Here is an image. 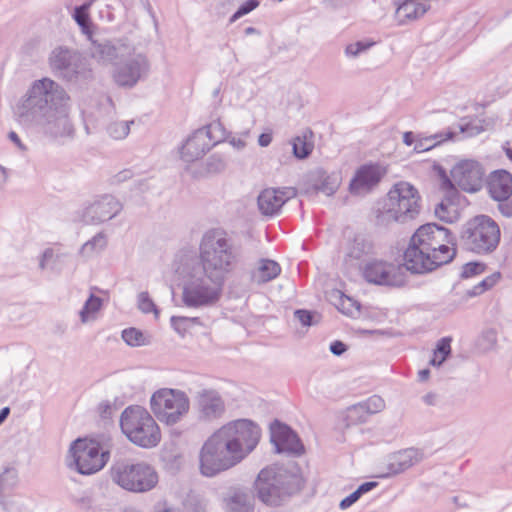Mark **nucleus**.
<instances>
[{"mask_svg": "<svg viewBox=\"0 0 512 512\" xmlns=\"http://www.w3.org/2000/svg\"><path fill=\"white\" fill-rule=\"evenodd\" d=\"M71 96L57 81L43 77L34 80L16 106L18 121L53 137H69L74 128L70 120Z\"/></svg>", "mask_w": 512, "mask_h": 512, "instance_id": "obj_1", "label": "nucleus"}, {"mask_svg": "<svg viewBox=\"0 0 512 512\" xmlns=\"http://www.w3.org/2000/svg\"><path fill=\"white\" fill-rule=\"evenodd\" d=\"M91 56L102 65H113L112 79L122 88H133L144 79L150 71L148 56L137 50L135 44L127 37L105 40H93Z\"/></svg>", "mask_w": 512, "mask_h": 512, "instance_id": "obj_2", "label": "nucleus"}, {"mask_svg": "<svg viewBox=\"0 0 512 512\" xmlns=\"http://www.w3.org/2000/svg\"><path fill=\"white\" fill-rule=\"evenodd\" d=\"M175 272L183 278L181 301L188 308H206L216 305L222 297L225 281L201 270L188 254L178 255Z\"/></svg>", "mask_w": 512, "mask_h": 512, "instance_id": "obj_3", "label": "nucleus"}, {"mask_svg": "<svg viewBox=\"0 0 512 512\" xmlns=\"http://www.w3.org/2000/svg\"><path fill=\"white\" fill-rule=\"evenodd\" d=\"M237 251L232 239L221 229L206 231L199 242L198 260L193 258L204 272L226 281L237 263Z\"/></svg>", "mask_w": 512, "mask_h": 512, "instance_id": "obj_4", "label": "nucleus"}, {"mask_svg": "<svg viewBox=\"0 0 512 512\" xmlns=\"http://www.w3.org/2000/svg\"><path fill=\"white\" fill-rule=\"evenodd\" d=\"M421 209L418 189L407 181H399L386 194L376 218L382 225L407 224L419 216Z\"/></svg>", "mask_w": 512, "mask_h": 512, "instance_id": "obj_5", "label": "nucleus"}, {"mask_svg": "<svg viewBox=\"0 0 512 512\" xmlns=\"http://www.w3.org/2000/svg\"><path fill=\"white\" fill-rule=\"evenodd\" d=\"M122 433L133 444L142 448L156 447L161 441L159 425L142 406L131 405L120 416Z\"/></svg>", "mask_w": 512, "mask_h": 512, "instance_id": "obj_6", "label": "nucleus"}, {"mask_svg": "<svg viewBox=\"0 0 512 512\" xmlns=\"http://www.w3.org/2000/svg\"><path fill=\"white\" fill-rule=\"evenodd\" d=\"M110 476L119 487L134 493L148 492L159 481L158 473L152 465L128 459L115 461L110 468Z\"/></svg>", "mask_w": 512, "mask_h": 512, "instance_id": "obj_7", "label": "nucleus"}, {"mask_svg": "<svg viewBox=\"0 0 512 512\" xmlns=\"http://www.w3.org/2000/svg\"><path fill=\"white\" fill-rule=\"evenodd\" d=\"M216 433L239 462L255 449L261 436L260 428L248 419L231 421Z\"/></svg>", "mask_w": 512, "mask_h": 512, "instance_id": "obj_8", "label": "nucleus"}, {"mask_svg": "<svg viewBox=\"0 0 512 512\" xmlns=\"http://www.w3.org/2000/svg\"><path fill=\"white\" fill-rule=\"evenodd\" d=\"M292 476L286 469L272 466L262 469L255 481L258 498L267 505L277 506L292 493Z\"/></svg>", "mask_w": 512, "mask_h": 512, "instance_id": "obj_9", "label": "nucleus"}, {"mask_svg": "<svg viewBox=\"0 0 512 512\" xmlns=\"http://www.w3.org/2000/svg\"><path fill=\"white\" fill-rule=\"evenodd\" d=\"M150 406L160 422L175 425L188 413L190 403L185 392L165 387L153 393Z\"/></svg>", "mask_w": 512, "mask_h": 512, "instance_id": "obj_10", "label": "nucleus"}, {"mask_svg": "<svg viewBox=\"0 0 512 512\" xmlns=\"http://www.w3.org/2000/svg\"><path fill=\"white\" fill-rule=\"evenodd\" d=\"M422 249L435 254L439 262L449 263L455 256V238L450 231L434 223L420 226L411 237Z\"/></svg>", "mask_w": 512, "mask_h": 512, "instance_id": "obj_11", "label": "nucleus"}, {"mask_svg": "<svg viewBox=\"0 0 512 512\" xmlns=\"http://www.w3.org/2000/svg\"><path fill=\"white\" fill-rule=\"evenodd\" d=\"M240 463L225 443L214 432L199 452V470L205 477H214Z\"/></svg>", "mask_w": 512, "mask_h": 512, "instance_id": "obj_12", "label": "nucleus"}, {"mask_svg": "<svg viewBox=\"0 0 512 512\" xmlns=\"http://www.w3.org/2000/svg\"><path fill=\"white\" fill-rule=\"evenodd\" d=\"M462 238L467 249L476 253H488L497 247L500 229L490 217L480 215L468 222Z\"/></svg>", "mask_w": 512, "mask_h": 512, "instance_id": "obj_13", "label": "nucleus"}, {"mask_svg": "<svg viewBox=\"0 0 512 512\" xmlns=\"http://www.w3.org/2000/svg\"><path fill=\"white\" fill-rule=\"evenodd\" d=\"M225 138V129L219 121H214L205 127L194 131L182 144L180 158L190 164L203 156L217 143Z\"/></svg>", "mask_w": 512, "mask_h": 512, "instance_id": "obj_14", "label": "nucleus"}, {"mask_svg": "<svg viewBox=\"0 0 512 512\" xmlns=\"http://www.w3.org/2000/svg\"><path fill=\"white\" fill-rule=\"evenodd\" d=\"M109 452L102 451L99 443L86 439H77L73 442L67 464L75 467L78 473L90 475L101 470L107 463Z\"/></svg>", "mask_w": 512, "mask_h": 512, "instance_id": "obj_15", "label": "nucleus"}, {"mask_svg": "<svg viewBox=\"0 0 512 512\" xmlns=\"http://www.w3.org/2000/svg\"><path fill=\"white\" fill-rule=\"evenodd\" d=\"M48 63L51 71L67 82H77L91 76L84 57L77 51L66 47H56L49 55Z\"/></svg>", "mask_w": 512, "mask_h": 512, "instance_id": "obj_16", "label": "nucleus"}, {"mask_svg": "<svg viewBox=\"0 0 512 512\" xmlns=\"http://www.w3.org/2000/svg\"><path fill=\"white\" fill-rule=\"evenodd\" d=\"M484 169L474 160H462L451 169V180L443 182L444 187L454 188L457 186L467 193L479 191L484 183Z\"/></svg>", "mask_w": 512, "mask_h": 512, "instance_id": "obj_17", "label": "nucleus"}, {"mask_svg": "<svg viewBox=\"0 0 512 512\" xmlns=\"http://www.w3.org/2000/svg\"><path fill=\"white\" fill-rule=\"evenodd\" d=\"M340 186V177L337 173H328L321 168L310 171L301 183V193L307 196L323 193L333 195Z\"/></svg>", "mask_w": 512, "mask_h": 512, "instance_id": "obj_18", "label": "nucleus"}, {"mask_svg": "<svg viewBox=\"0 0 512 512\" xmlns=\"http://www.w3.org/2000/svg\"><path fill=\"white\" fill-rule=\"evenodd\" d=\"M122 210V204L112 195H103L89 205L81 214L83 222L87 224H100L118 215Z\"/></svg>", "mask_w": 512, "mask_h": 512, "instance_id": "obj_19", "label": "nucleus"}, {"mask_svg": "<svg viewBox=\"0 0 512 512\" xmlns=\"http://www.w3.org/2000/svg\"><path fill=\"white\" fill-rule=\"evenodd\" d=\"M386 172V169L379 164L362 165L350 181V192L357 196L370 193L378 186Z\"/></svg>", "mask_w": 512, "mask_h": 512, "instance_id": "obj_20", "label": "nucleus"}, {"mask_svg": "<svg viewBox=\"0 0 512 512\" xmlns=\"http://www.w3.org/2000/svg\"><path fill=\"white\" fill-rule=\"evenodd\" d=\"M434 257L435 254L422 249V246L411 238L404 253V266L412 273H427L444 264Z\"/></svg>", "mask_w": 512, "mask_h": 512, "instance_id": "obj_21", "label": "nucleus"}, {"mask_svg": "<svg viewBox=\"0 0 512 512\" xmlns=\"http://www.w3.org/2000/svg\"><path fill=\"white\" fill-rule=\"evenodd\" d=\"M270 437L277 453L298 456L304 452V446L297 434L289 426L277 420L270 426Z\"/></svg>", "mask_w": 512, "mask_h": 512, "instance_id": "obj_22", "label": "nucleus"}, {"mask_svg": "<svg viewBox=\"0 0 512 512\" xmlns=\"http://www.w3.org/2000/svg\"><path fill=\"white\" fill-rule=\"evenodd\" d=\"M424 459V451L415 447H409L390 453L385 459L387 472L381 477L396 476L404 473L413 466L421 463Z\"/></svg>", "mask_w": 512, "mask_h": 512, "instance_id": "obj_23", "label": "nucleus"}, {"mask_svg": "<svg viewBox=\"0 0 512 512\" xmlns=\"http://www.w3.org/2000/svg\"><path fill=\"white\" fill-rule=\"evenodd\" d=\"M363 275L368 282L378 285L401 286L405 282L399 267L383 261L368 263Z\"/></svg>", "mask_w": 512, "mask_h": 512, "instance_id": "obj_24", "label": "nucleus"}, {"mask_svg": "<svg viewBox=\"0 0 512 512\" xmlns=\"http://www.w3.org/2000/svg\"><path fill=\"white\" fill-rule=\"evenodd\" d=\"M292 196L293 192L289 189L266 188L257 197L258 210L263 216H275Z\"/></svg>", "mask_w": 512, "mask_h": 512, "instance_id": "obj_25", "label": "nucleus"}, {"mask_svg": "<svg viewBox=\"0 0 512 512\" xmlns=\"http://www.w3.org/2000/svg\"><path fill=\"white\" fill-rule=\"evenodd\" d=\"M372 253V242L364 235H355L344 247L343 261L347 267H357Z\"/></svg>", "mask_w": 512, "mask_h": 512, "instance_id": "obj_26", "label": "nucleus"}, {"mask_svg": "<svg viewBox=\"0 0 512 512\" xmlns=\"http://www.w3.org/2000/svg\"><path fill=\"white\" fill-rule=\"evenodd\" d=\"M224 512H254V496L247 488L232 487L223 496Z\"/></svg>", "mask_w": 512, "mask_h": 512, "instance_id": "obj_27", "label": "nucleus"}, {"mask_svg": "<svg viewBox=\"0 0 512 512\" xmlns=\"http://www.w3.org/2000/svg\"><path fill=\"white\" fill-rule=\"evenodd\" d=\"M197 406L202 418L214 420L220 418L225 411V404L217 391L204 389L197 397Z\"/></svg>", "mask_w": 512, "mask_h": 512, "instance_id": "obj_28", "label": "nucleus"}, {"mask_svg": "<svg viewBox=\"0 0 512 512\" xmlns=\"http://www.w3.org/2000/svg\"><path fill=\"white\" fill-rule=\"evenodd\" d=\"M488 190L497 201H505L512 195V175L506 170L491 173L488 179Z\"/></svg>", "mask_w": 512, "mask_h": 512, "instance_id": "obj_29", "label": "nucleus"}, {"mask_svg": "<svg viewBox=\"0 0 512 512\" xmlns=\"http://www.w3.org/2000/svg\"><path fill=\"white\" fill-rule=\"evenodd\" d=\"M17 479L18 474L15 468H5L0 474V505L7 512H17L14 507L16 501L5 495L6 491L15 487Z\"/></svg>", "mask_w": 512, "mask_h": 512, "instance_id": "obj_30", "label": "nucleus"}, {"mask_svg": "<svg viewBox=\"0 0 512 512\" xmlns=\"http://www.w3.org/2000/svg\"><path fill=\"white\" fill-rule=\"evenodd\" d=\"M429 9L424 2L405 0L396 9V19L399 24H406L421 18Z\"/></svg>", "mask_w": 512, "mask_h": 512, "instance_id": "obj_31", "label": "nucleus"}, {"mask_svg": "<svg viewBox=\"0 0 512 512\" xmlns=\"http://www.w3.org/2000/svg\"><path fill=\"white\" fill-rule=\"evenodd\" d=\"M281 272L280 265L270 259H261L252 271L251 278L254 283L264 284L275 279Z\"/></svg>", "mask_w": 512, "mask_h": 512, "instance_id": "obj_32", "label": "nucleus"}, {"mask_svg": "<svg viewBox=\"0 0 512 512\" xmlns=\"http://www.w3.org/2000/svg\"><path fill=\"white\" fill-rule=\"evenodd\" d=\"M228 164V157L225 153L215 152L208 157L202 172L195 173V176L218 174L223 172Z\"/></svg>", "mask_w": 512, "mask_h": 512, "instance_id": "obj_33", "label": "nucleus"}, {"mask_svg": "<svg viewBox=\"0 0 512 512\" xmlns=\"http://www.w3.org/2000/svg\"><path fill=\"white\" fill-rule=\"evenodd\" d=\"M106 246V236L103 233H98L81 246L79 255L83 258H91L102 252Z\"/></svg>", "mask_w": 512, "mask_h": 512, "instance_id": "obj_34", "label": "nucleus"}, {"mask_svg": "<svg viewBox=\"0 0 512 512\" xmlns=\"http://www.w3.org/2000/svg\"><path fill=\"white\" fill-rule=\"evenodd\" d=\"M103 305L100 297L91 294L85 301L84 306L79 312L81 323L85 324L94 321Z\"/></svg>", "mask_w": 512, "mask_h": 512, "instance_id": "obj_35", "label": "nucleus"}, {"mask_svg": "<svg viewBox=\"0 0 512 512\" xmlns=\"http://www.w3.org/2000/svg\"><path fill=\"white\" fill-rule=\"evenodd\" d=\"M122 339L132 347L146 346L151 343V337L141 330L131 327L122 331Z\"/></svg>", "mask_w": 512, "mask_h": 512, "instance_id": "obj_36", "label": "nucleus"}, {"mask_svg": "<svg viewBox=\"0 0 512 512\" xmlns=\"http://www.w3.org/2000/svg\"><path fill=\"white\" fill-rule=\"evenodd\" d=\"M308 136H312L311 130H307L303 136H297L292 141L293 154L298 159L307 158L313 150V144L307 141Z\"/></svg>", "mask_w": 512, "mask_h": 512, "instance_id": "obj_37", "label": "nucleus"}, {"mask_svg": "<svg viewBox=\"0 0 512 512\" xmlns=\"http://www.w3.org/2000/svg\"><path fill=\"white\" fill-rule=\"evenodd\" d=\"M454 137H455V133L451 132V131L447 132L445 134V136L442 133L430 135V136L419 139L417 141V143L415 144L414 150L416 152L428 151V150L432 149L433 147H435L436 145L443 142L444 140L452 139Z\"/></svg>", "mask_w": 512, "mask_h": 512, "instance_id": "obj_38", "label": "nucleus"}, {"mask_svg": "<svg viewBox=\"0 0 512 512\" xmlns=\"http://www.w3.org/2000/svg\"><path fill=\"white\" fill-rule=\"evenodd\" d=\"M378 486V483L375 481L365 482L361 484L354 492L341 500L339 504V508L341 510H346L351 507L354 503H356L362 495L371 491L375 487Z\"/></svg>", "mask_w": 512, "mask_h": 512, "instance_id": "obj_39", "label": "nucleus"}, {"mask_svg": "<svg viewBox=\"0 0 512 512\" xmlns=\"http://www.w3.org/2000/svg\"><path fill=\"white\" fill-rule=\"evenodd\" d=\"M170 322L173 329L181 337H184L193 325H202L198 317L172 316Z\"/></svg>", "mask_w": 512, "mask_h": 512, "instance_id": "obj_40", "label": "nucleus"}, {"mask_svg": "<svg viewBox=\"0 0 512 512\" xmlns=\"http://www.w3.org/2000/svg\"><path fill=\"white\" fill-rule=\"evenodd\" d=\"M451 340L449 338H442L437 342L436 348L433 351V355L429 360V363L433 366H440L446 357L451 352L450 346Z\"/></svg>", "mask_w": 512, "mask_h": 512, "instance_id": "obj_41", "label": "nucleus"}, {"mask_svg": "<svg viewBox=\"0 0 512 512\" xmlns=\"http://www.w3.org/2000/svg\"><path fill=\"white\" fill-rule=\"evenodd\" d=\"M91 6V2L84 3L83 5L74 9L73 18L76 23L80 26L84 34H90V16L88 10Z\"/></svg>", "mask_w": 512, "mask_h": 512, "instance_id": "obj_42", "label": "nucleus"}, {"mask_svg": "<svg viewBox=\"0 0 512 512\" xmlns=\"http://www.w3.org/2000/svg\"><path fill=\"white\" fill-rule=\"evenodd\" d=\"M375 45V42L372 40H360L356 42L349 43L346 45L344 49V54L347 58H357L361 54L368 51L371 47Z\"/></svg>", "mask_w": 512, "mask_h": 512, "instance_id": "obj_43", "label": "nucleus"}, {"mask_svg": "<svg viewBox=\"0 0 512 512\" xmlns=\"http://www.w3.org/2000/svg\"><path fill=\"white\" fill-rule=\"evenodd\" d=\"M337 296L339 298V302L337 304V308L346 315L354 316L358 314L360 311V305L354 299L343 295L341 292H337Z\"/></svg>", "mask_w": 512, "mask_h": 512, "instance_id": "obj_44", "label": "nucleus"}, {"mask_svg": "<svg viewBox=\"0 0 512 512\" xmlns=\"http://www.w3.org/2000/svg\"><path fill=\"white\" fill-rule=\"evenodd\" d=\"M134 121H114L111 122L107 128L109 135L116 139H124L130 131V124H133Z\"/></svg>", "mask_w": 512, "mask_h": 512, "instance_id": "obj_45", "label": "nucleus"}, {"mask_svg": "<svg viewBox=\"0 0 512 512\" xmlns=\"http://www.w3.org/2000/svg\"><path fill=\"white\" fill-rule=\"evenodd\" d=\"M500 279V273L495 272L491 274L490 276L486 277L484 280H482L480 283L475 285L471 290L467 292L469 296H477L485 291L491 289Z\"/></svg>", "mask_w": 512, "mask_h": 512, "instance_id": "obj_46", "label": "nucleus"}, {"mask_svg": "<svg viewBox=\"0 0 512 512\" xmlns=\"http://www.w3.org/2000/svg\"><path fill=\"white\" fill-rule=\"evenodd\" d=\"M137 303L141 312L145 314L153 313L155 319L159 318V310L147 292L139 293Z\"/></svg>", "mask_w": 512, "mask_h": 512, "instance_id": "obj_47", "label": "nucleus"}, {"mask_svg": "<svg viewBox=\"0 0 512 512\" xmlns=\"http://www.w3.org/2000/svg\"><path fill=\"white\" fill-rule=\"evenodd\" d=\"M497 345V332L494 329L483 331L478 339V346L482 351H491Z\"/></svg>", "mask_w": 512, "mask_h": 512, "instance_id": "obj_48", "label": "nucleus"}, {"mask_svg": "<svg viewBox=\"0 0 512 512\" xmlns=\"http://www.w3.org/2000/svg\"><path fill=\"white\" fill-rule=\"evenodd\" d=\"M385 407L384 400L378 396L373 395L368 398L366 401L359 402V406L357 409H366L368 415L380 412Z\"/></svg>", "mask_w": 512, "mask_h": 512, "instance_id": "obj_49", "label": "nucleus"}, {"mask_svg": "<svg viewBox=\"0 0 512 512\" xmlns=\"http://www.w3.org/2000/svg\"><path fill=\"white\" fill-rule=\"evenodd\" d=\"M359 406V403L354 404L350 406L347 409V416L346 419L348 421L349 425H355L359 423H364L368 419V413L366 409H357Z\"/></svg>", "mask_w": 512, "mask_h": 512, "instance_id": "obj_50", "label": "nucleus"}, {"mask_svg": "<svg viewBox=\"0 0 512 512\" xmlns=\"http://www.w3.org/2000/svg\"><path fill=\"white\" fill-rule=\"evenodd\" d=\"M259 6L258 0H248L245 3H243L238 10L232 15L230 18V22H235L239 18L243 17L244 15L248 14L255 8Z\"/></svg>", "mask_w": 512, "mask_h": 512, "instance_id": "obj_51", "label": "nucleus"}, {"mask_svg": "<svg viewBox=\"0 0 512 512\" xmlns=\"http://www.w3.org/2000/svg\"><path fill=\"white\" fill-rule=\"evenodd\" d=\"M295 318L303 325V326H311L318 322L316 317H319L318 314L309 312L307 310H296L294 312Z\"/></svg>", "mask_w": 512, "mask_h": 512, "instance_id": "obj_52", "label": "nucleus"}, {"mask_svg": "<svg viewBox=\"0 0 512 512\" xmlns=\"http://www.w3.org/2000/svg\"><path fill=\"white\" fill-rule=\"evenodd\" d=\"M484 264L479 262H469L462 267L461 277L470 278L481 274L484 271Z\"/></svg>", "mask_w": 512, "mask_h": 512, "instance_id": "obj_53", "label": "nucleus"}, {"mask_svg": "<svg viewBox=\"0 0 512 512\" xmlns=\"http://www.w3.org/2000/svg\"><path fill=\"white\" fill-rule=\"evenodd\" d=\"M450 206L441 202L435 208L436 216L443 221H452V216L450 215Z\"/></svg>", "mask_w": 512, "mask_h": 512, "instance_id": "obj_54", "label": "nucleus"}, {"mask_svg": "<svg viewBox=\"0 0 512 512\" xmlns=\"http://www.w3.org/2000/svg\"><path fill=\"white\" fill-rule=\"evenodd\" d=\"M423 401L427 405H438L443 402V396L439 392H429L423 396Z\"/></svg>", "mask_w": 512, "mask_h": 512, "instance_id": "obj_55", "label": "nucleus"}, {"mask_svg": "<svg viewBox=\"0 0 512 512\" xmlns=\"http://www.w3.org/2000/svg\"><path fill=\"white\" fill-rule=\"evenodd\" d=\"M459 131L468 137L475 136L480 133V128L472 123H466L459 126Z\"/></svg>", "mask_w": 512, "mask_h": 512, "instance_id": "obj_56", "label": "nucleus"}, {"mask_svg": "<svg viewBox=\"0 0 512 512\" xmlns=\"http://www.w3.org/2000/svg\"><path fill=\"white\" fill-rule=\"evenodd\" d=\"M77 503L80 506V508L89 510L90 508H92L94 500L91 495L84 494L77 499Z\"/></svg>", "mask_w": 512, "mask_h": 512, "instance_id": "obj_57", "label": "nucleus"}, {"mask_svg": "<svg viewBox=\"0 0 512 512\" xmlns=\"http://www.w3.org/2000/svg\"><path fill=\"white\" fill-rule=\"evenodd\" d=\"M98 410L102 418H109L112 414V405L109 401H103L99 404Z\"/></svg>", "mask_w": 512, "mask_h": 512, "instance_id": "obj_58", "label": "nucleus"}, {"mask_svg": "<svg viewBox=\"0 0 512 512\" xmlns=\"http://www.w3.org/2000/svg\"><path fill=\"white\" fill-rule=\"evenodd\" d=\"M53 256H54L53 249H51V248L46 249L43 252L42 257L40 259V263H39L40 268L45 269L47 267L48 262L53 258Z\"/></svg>", "mask_w": 512, "mask_h": 512, "instance_id": "obj_59", "label": "nucleus"}, {"mask_svg": "<svg viewBox=\"0 0 512 512\" xmlns=\"http://www.w3.org/2000/svg\"><path fill=\"white\" fill-rule=\"evenodd\" d=\"M499 202L500 203L498 205V208H499L500 212L504 216L511 217L512 216V202H507V200L499 201Z\"/></svg>", "mask_w": 512, "mask_h": 512, "instance_id": "obj_60", "label": "nucleus"}, {"mask_svg": "<svg viewBox=\"0 0 512 512\" xmlns=\"http://www.w3.org/2000/svg\"><path fill=\"white\" fill-rule=\"evenodd\" d=\"M330 350L333 354L339 356L346 351V346L340 341H335L331 344Z\"/></svg>", "mask_w": 512, "mask_h": 512, "instance_id": "obj_61", "label": "nucleus"}, {"mask_svg": "<svg viewBox=\"0 0 512 512\" xmlns=\"http://www.w3.org/2000/svg\"><path fill=\"white\" fill-rule=\"evenodd\" d=\"M9 139L22 151L26 150L25 145L21 142L17 133L11 131L8 135Z\"/></svg>", "mask_w": 512, "mask_h": 512, "instance_id": "obj_62", "label": "nucleus"}, {"mask_svg": "<svg viewBox=\"0 0 512 512\" xmlns=\"http://www.w3.org/2000/svg\"><path fill=\"white\" fill-rule=\"evenodd\" d=\"M229 143L238 150H241L246 146V142L242 138L232 137L229 140Z\"/></svg>", "mask_w": 512, "mask_h": 512, "instance_id": "obj_63", "label": "nucleus"}, {"mask_svg": "<svg viewBox=\"0 0 512 512\" xmlns=\"http://www.w3.org/2000/svg\"><path fill=\"white\" fill-rule=\"evenodd\" d=\"M272 141L270 134L263 133L259 136L258 143L261 147H267Z\"/></svg>", "mask_w": 512, "mask_h": 512, "instance_id": "obj_64", "label": "nucleus"}]
</instances>
